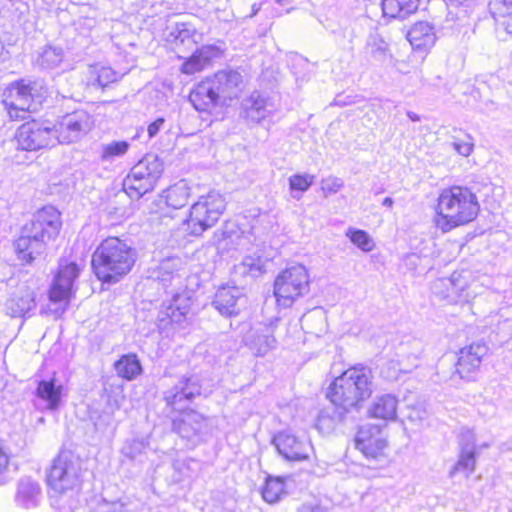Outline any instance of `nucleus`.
<instances>
[{
  "label": "nucleus",
  "mask_w": 512,
  "mask_h": 512,
  "mask_svg": "<svg viewBox=\"0 0 512 512\" xmlns=\"http://www.w3.org/2000/svg\"><path fill=\"white\" fill-rule=\"evenodd\" d=\"M407 117L413 122L420 121V116L412 111L407 112Z\"/></svg>",
  "instance_id": "58"
},
{
  "label": "nucleus",
  "mask_w": 512,
  "mask_h": 512,
  "mask_svg": "<svg viewBox=\"0 0 512 512\" xmlns=\"http://www.w3.org/2000/svg\"><path fill=\"white\" fill-rule=\"evenodd\" d=\"M225 208V198L215 190L200 196L191 206L188 218L184 220L189 234L202 235L217 223Z\"/></svg>",
  "instance_id": "8"
},
{
  "label": "nucleus",
  "mask_w": 512,
  "mask_h": 512,
  "mask_svg": "<svg viewBox=\"0 0 512 512\" xmlns=\"http://www.w3.org/2000/svg\"><path fill=\"white\" fill-rule=\"evenodd\" d=\"M61 226V213L55 207L44 206L39 209L24 224L14 242L17 258L24 264H32L42 257L48 243L58 236Z\"/></svg>",
  "instance_id": "2"
},
{
  "label": "nucleus",
  "mask_w": 512,
  "mask_h": 512,
  "mask_svg": "<svg viewBox=\"0 0 512 512\" xmlns=\"http://www.w3.org/2000/svg\"><path fill=\"white\" fill-rule=\"evenodd\" d=\"M244 301L243 290L237 286L219 287L212 301V306L225 317L236 316L240 312V303Z\"/></svg>",
  "instance_id": "22"
},
{
  "label": "nucleus",
  "mask_w": 512,
  "mask_h": 512,
  "mask_svg": "<svg viewBox=\"0 0 512 512\" xmlns=\"http://www.w3.org/2000/svg\"><path fill=\"white\" fill-rule=\"evenodd\" d=\"M239 269L244 274L258 277L264 272V265L260 256H246L239 265Z\"/></svg>",
  "instance_id": "45"
},
{
  "label": "nucleus",
  "mask_w": 512,
  "mask_h": 512,
  "mask_svg": "<svg viewBox=\"0 0 512 512\" xmlns=\"http://www.w3.org/2000/svg\"><path fill=\"white\" fill-rule=\"evenodd\" d=\"M63 56L61 48L46 46L38 54L35 62L42 69H55L63 61Z\"/></svg>",
  "instance_id": "41"
},
{
  "label": "nucleus",
  "mask_w": 512,
  "mask_h": 512,
  "mask_svg": "<svg viewBox=\"0 0 512 512\" xmlns=\"http://www.w3.org/2000/svg\"><path fill=\"white\" fill-rule=\"evenodd\" d=\"M221 50L216 45H203L198 48L182 65V72L194 74L203 70L209 63L220 57Z\"/></svg>",
  "instance_id": "29"
},
{
  "label": "nucleus",
  "mask_w": 512,
  "mask_h": 512,
  "mask_svg": "<svg viewBox=\"0 0 512 512\" xmlns=\"http://www.w3.org/2000/svg\"><path fill=\"white\" fill-rule=\"evenodd\" d=\"M168 207L180 209L184 207L190 197V187L185 180H180L164 191Z\"/></svg>",
  "instance_id": "34"
},
{
  "label": "nucleus",
  "mask_w": 512,
  "mask_h": 512,
  "mask_svg": "<svg viewBox=\"0 0 512 512\" xmlns=\"http://www.w3.org/2000/svg\"><path fill=\"white\" fill-rule=\"evenodd\" d=\"M35 293L27 285H22L17 292L13 293L5 302L7 315L17 318L25 316L35 307Z\"/></svg>",
  "instance_id": "26"
},
{
  "label": "nucleus",
  "mask_w": 512,
  "mask_h": 512,
  "mask_svg": "<svg viewBox=\"0 0 512 512\" xmlns=\"http://www.w3.org/2000/svg\"><path fill=\"white\" fill-rule=\"evenodd\" d=\"M394 204V200L391 197L384 198L382 205L391 208Z\"/></svg>",
  "instance_id": "59"
},
{
  "label": "nucleus",
  "mask_w": 512,
  "mask_h": 512,
  "mask_svg": "<svg viewBox=\"0 0 512 512\" xmlns=\"http://www.w3.org/2000/svg\"><path fill=\"white\" fill-rule=\"evenodd\" d=\"M172 428L181 438L195 445L211 432L212 422L209 417L188 410L173 419Z\"/></svg>",
  "instance_id": "14"
},
{
  "label": "nucleus",
  "mask_w": 512,
  "mask_h": 512,
  "mask_svg": "<svg viewBox=\"0 0 512 512\" xmlns=\"http://www.w3.org/2000/svg\"><path fill=\"white\" fill-rule=\"evenodd\" d=\"M488 347L482 342L472 343L459 351L456 371L462 379L473 380Z\"/></svg>",
  "instance_id": "19"
},
{
  "label": "nucleus",
  "mask_w": 512,
  "mask_h": 512,
  "mask_svg": "<svg viewBox=\"0 0 512 512\" xmlns=\"http://www.w3.org/2000/svg\"><path fill=\"white\" fill-rule=\"evenodd\" d=\"M275 2L279 5H286L292 2V0H275Z\"/></svg>",
  "instance_id": "62"
},
{
  "label": "nucleus",
  "mask_w": 512,
  "mask_h": 512,
  "mask_svg": "<svg viewBox=\"0 0 512 512\" xmlns=\"http://www.w3.org/2000/svg\"><path fill=\"white\" fill-rule=\"evenodd\" d=\"M476 468V451L466 448V450H460L458 461L449 471V477L453 478L458 472L465 473L466 477H469Z\"/></svg>",
  "instance_id": "40"
},
{
  "label": "nucleus",
  "mask_w": 512,
  "mask_h": 512,
  "mask_svg": "<svg viewBox=\"0 0 512 512\" xmlns=\"http://www.w3.org/2000/svg\"><path fill=\"white\" fill-rule=\"evenodd\" d=\"M259 9H260V7L257 4H253L252 5V14H251V16L256 15L258 13Z\"/></svg>",
  "instance_id": "61"
},
{
  "label": "nucleus",
  "mask_w": 512,
  "mask_h": 512,
  "mask_svg": "<svg viewBox=\"0 0 512 512\" xmlns=\"http://www.w3.org/2000/svg\"><path fill=\"white\" fill-rule=\"evenodd\" d=\"M419 7V0H382L383 16L389 19L404 20L414 14Z\"/></svg>",
  "instance_id": "32"
},
{
  "label": "nucleus",
  "mask_w": 512,
  "mask_h": 512,
  "mask_svg": "<svg viewBox=\"0 0 512 512\" xmlns=\"http://www.w3.org/2000/svg\"><path fill=\"white\" fill-rule=\"evenodd\" d=\"M114 366L117 374L127 380L135 379L142 372L141 363L135 354L123 355Z\"/></svg>",
  "instance_id": "36"
},
{
  "label": "nucleus",
  "mask_w": 512,
  "mask_h": 512,
  "mask_svg": "<svg viewBox=\"0 0 512 512\" xmlns=\"http://www.w3.org/2000/svg\"><path fill=\"white\" fill-rule=\"evenodd\" d=\"M469 270L454 271L448 278H439L432 285V293L450 304L469 303L477 295L476 283Z\"/></svg>",
  "instance_id": "9"
},
{
  "label": "nucleus",
  "mask_w": 512,
  "mask_h": 512,
  "mask_svg": "<svg viewBox=\"0 0 512 512\" xmlns=\"http://www.w3.org/2000/svg\"><path fill=\"white\" fill-rule=\"evenodd\" d=\"M489 11L492 16L501 15L512 11V0H491Z\"/></svg>",
  "instance_id": "49"
},
{
  "label": "nucleus",
  "mask_w": 512,
  "mask_h": 512,
  "mask_svg": "<svg viewBox=\"0 0 512 512\" xmlns=\"http://www.w3.org/2000/svg\"><path fill=\"white\" fill-rule=\"evenodd\" d=\"M149 447V437H135L125 440L120 453L129 461L136 460L143 455Z\"/></svg>",
  "instance_id": "39"
},
{
  "label": "nucleus",
  "mask_w": 512,
  "mask_h": 512,
  "mask_svg": "<svg viewBox=\"0 0 512 512\" xmlns=\"http://www.w3.org/2000/svg\"><path fill=\"white\" fill-rule=\"evenodd\" d=\"M164 171L163 161L154 154L139 160L123 180V189L131 199H140L156 187Z\"/></svg>",
  "instance_id": "7"
},
{
  "label": "nucleus",
  "mask_w": 512,
  "mask_h": 512,
  "mask_svg": "<svg viewBox=\"0 0 512 512\" xmlns=\"http://www.w3.org/2000/svg\"><path fill=\"white\" fill-rule=\"evenodd\" d=\"M298 512H326V510L319 505L304 504L299 508Z\"/></svg>",
  "instance_id": "56"
},
{
  "label": "nucleus",
  "mask_w": 512,
  "mask_h": 512,
  "mask_svg": "<svg viewBox=\"0 0 512 512\" xmlns=\"http://www.w3.org/2000/svg\"><path fill=\"white\" fill-rule=\"evenodd\" d=\"M33 87L24 80L12 83L4 92L2 103L12 121L24 120L32 111Z\"/></svg>",
  "instance_id": "13"
},
{
  "label": "nucleus",
  "mask_w": 512,
  "mask_h": 512,
  "mask_svg": "<svg viewBox=\"0 0 512 512\" xmlns=\"http://www.w3.org/2000/svg\"><path fill=\"white\" fill-rule=\"evenodd\" d=\"M35 395L38 401L43 402V406L39 409L54 412L61 407L63 398L66 396V388L63 382L53 374L47 379L38 381Z\"/></svg>",
  "instance_id": "20"
},
{
  "label": "nucleus",
  "mask_w": 512,
  "mask_h": 512,
  "mask_svg": "<svg viewBox=\"0 0 512 512\" xmlns=\"http://www.w3.org/2000/svg\"><path fill=\"white\" fill-rule=\"evenodd\" d=\"M285 483L280 477H267L265 484L261 489V495L264 501L273 504L281 500L285 495Z\"/></svg>",
  "instance_id": "37"
},
{
  "label": "nucleus",
  "mask_w": 512,
  "mask_h": 512,
  "mask_svg": "<svg viewBox=\"0 0 512 512\" xmlns=\"http://www.w3.org/2000/svg\"><path fill=\"white\" fill-rule=\"evenodd\" d=\"M117 79L118 73L110 67L96 64L88 68L87 84L89 86L104 88Z\"/></svg>",
  "instance_id": "35"
},
{
  "label": "nucleus",
  "mask_w": 512,
  "mask_h": 512,
  "mask_svg": "<svg viewBox=\"0 0 512 512\" xmlns=\"http://www.w3.org/2000/svg\"><path fill=\"white\" fill-rule=\"evenodd\" d=\"M314 183V176L310 174H295L289 178V187L292 191L305 192Z\"/></svg>",
  "instance_id": "47"
},
{
  "label": "nucleus",
  "mask_w": 512,
  "mask_h": 512,
  "mask_svg": "<svg viewBox=\"0 0 512 512\" xmlns=\"http://www.w3.org/2000/svg\"><path fill=\"white\" fill-rule=\"evenodd\" d=\"M398 399L392 394L377 396L368 409L373 418L393 421L397 418Z\"/></svg>",
  "instance_id": "31"
},
{
  "label": "nucleus",
  "mask_w": 512,
  "mask_h": 512,
  "mask_svg": "<svg viewBox=\"0 0 512 512\" xmlns=\"http://www.w3.org/2000/svg\"><path fill=\"white\" fill-rule=\"evenodd\" d=\"M86 21H87V25L89 27H92L94 25V23H95V21L93 19H86Z\"/></svg>",
  "instance_id": "64"
},
{
  "label": "nucleus",
  "mask_w": 512,
  "mask_h": 512,
  "mask_svg": "<svg viewBox=\"0 0 512 512\" xmlns=\"http://www.w3.org/2000/svg\"><path fill=\"white\" fill-rule=\"evenodd\" d=\"M419 261V257L416 254L407 255L405 258V262L407 265L416 266Z\"/></svg>",
  "instance_id": "57"
},
{
  "label": "nucleus",
  "mask_w": 512,
  "mask_h": 512,
  "mask_svg": "<svg viewBox=\"0 0 512 512\" xmlns=\"http://www.w3.org/2000/svg\"><path fill=\"white\" fill-rule=\"evenodd\" d=\"M481 103L483 105L482 109L487 113H491L498 110V104L492 99L483 98L481 99Z\"/></svg>",
  "instance_id": "55"
},
{
  "label": "nucleus",
  "mask_w": 512,
  "mask_h": 512,
  "mask_svg": "<svg viewBox=\"0 0 512 512\" xmlns=\"http://www.w3.org/2000/svg\"><path fill=\"white\" fill-rule=\"evenodd\" d=\"M492 17L495 22L496 34L501 40H506L505 35L512 36V11Z\"/></svg>",
  "instance_id": "46"
},
{
  "label": "nucleus",
  "mask_w": 512,
  "mask_h": 512,
  "mask_svg": "<svg viewBox=\"0 0 512 512\" xmlns=\"http://www.w3.org/2000/svg\"><path fill=\"white\" fill-rule=\"evenodd\" d=\"M242 109L247 120L253 123H260L263 119L270 116L276 108L271 98L259 91H253L242 101Z\"/></svg>",
  "instance_id": "23"
},
{
  "label": "nucleus",
  "mask_w": 512,
  "mask_h": 512,
  "mask_svg": "<svg viewBox=\"0 0 512 512\" xmlns=\"http://www.w3.org/2000/svg\"><path fill=\"white\" fill-rule=\"evenodd\" d=\"M480 205L468 187L452 186L442 190L438 197L435 224L443 232L473 221Z\"/></svg>",
  "instance_id": "5"
},
{
  "label": "nucleus",
  "mask_w": 512,
  "mask_h": 512,
  "mask_svg": "<svg viewBox=\"0 0 512 512\" xmlns=\"http://www.w3.org/2000/svg\"><path fill=\"white\" fill-rule=\"evenodd\" d=\"M475 435L472 431L466 430L463 431L459 438V447L460 450H466V448H470V450L475 451Z\"/></svg>",
  "instance_id": "52"
},
{
  "label": "nucleus",
  "mask_w": 512,
  "mask_h": 512,
  "mask_svg": "<svg viewBox=\"0 0 512 512\" xmlns=\"http://www.w3.org/2000/svg\"><path fill=\"white\" fill-rule=\"evenodd\" d=\"M451 145L459 155L464 157H468L474 149L473 139L469 134H465L464 138L453 137Z\"/></svg>",
  "instance_id": "48"
},
{
  "label": "nucleus",
  "mask_w": 512,
  "mask_h": 512,
  "mask_svg": "<svg viewBox=\"0 0 512 512\" xmlns=\"http://www.w3.org/2000/svg\"><path fill=\"white\" fill-rule=\"evenodd\" d=\"M9 480V456L0 446V486Z\"/></svg>",
  "instance_id": "50"
},
{
  "label": "nucleus",
  "mask_w": 512,
  "mask_h": 512,
  "mask_svg": "<svg viewBox=\"0 0 512 512\" xmlns=\"http://www.w3.org/2000/svg\"><path fill=\"white\" fill-rule=\"evenodd\" d=\"M221 50L216 45H203L198 48L182 65V72L194 74L203 70L209 63L220 57Z\"/></svg>",
  "instance_id": "28"
},
{
  "label": "nucleus",
  "mask_w": 512,
  "mask_h": 512,
  "mask_svg": "<svg viewBox=\"0 0 512 512\" xmlns=\"http://www.w3.org/2000/svg\"><path fill=\"white\" fill-rule=\"evenodd\" d=\"M497 81H498V79H497L495 76H493V75H490V76H489V82H491V83H495V82H497Z\"/></svg>",
  "instance_id": "63"
},
{
  "label": "nucleus",
  "mask_w": 512,
  "mask_h": 512,
  "mask_svg": "<svg viewBox=\"0 0 512 512\" xmlns=\"http://www.w3.org/2000/svg\"><path fill=\"white\" fill-rule=\"evenodd\" d=\"M344 186L342 179L338 177H328L322 181V189L327 193H337Z\"/></svg>",
  "instance_id": "51"
},
{
  "label": "nucleus",
  "mask_w": 512,
  "mask_h": 512,
  "mask_svg": "<svg viewBox=\"0 0 512 512\" xmlns=\"http://www.w3.org/2000/svg\"><path fill=\"white\" fill-rule=\"evenodd\" d=\"M214 89L219 94L223 105L227 100L236 98L242 89L243 77L240 72L233 69H225L216 72L209 77Z\"/></svg>",
  "instance_id": "21"
},
{
  "label": "nucleus",
  "mask_w": 512,
  "mask_h": 512,
  "mask_svg": "<svg viewBox=\"0 0 512 512\" xmlns=\"http://www.w3.org/2000/svg\"><path fill=\"white\" fill-rule=\"evenodd\" d=\"M165 122L166 120L164 117H158L155 121L148 125L147 133L149 139L154 138L160 132V130L164 128Z\"/></svg>",
  "instance_id": "53"
},
{
  "label": "nucleus",
  "mask_w": 512,
  "mask_h": 512,
  "mask_svg": "<svg viewBox=\"0 0 512 512\" xmlns=\"http://www.w3.org/2000/svg\"><path fill=\"white\" fill-rule=\"evenodd\" d=\"M365 53L375 62H385L390 56L389 45L377 32H371L366 40Z\"/></svg>",
  "instance_id": "33"
},
{
  "label": "nucleus",
  "mask_w": 512,
  "mask_h": 512,
  "mask_svg": "<svg viewBox=\"0 0 512 512\" xmlns=\"http://www.w3.org/2000/svg\"><path fill=\"white\" fill-rule=\"evenodd\" d=\"M201 394V385L196 376H183L172 388L164 393L167 406L182 410Z\"/></svg>",
  "instance_id": "18"
},
{
  "label": "nucleus",
  "mask_w": 512,
  "mask_h": 512,
  "mask_svg": "<svg viewBox=\"0 0 512 512\" xmlns=\"http://www.w3.org/2000/svg\"><path fill=\"white\" fill-rule=\"evenodd\" d=\"M15 139L18 148L26 151H37L56 145L52 126L36 120L23 123L17 129Z\"/></svg>",
  "instance_id": "12"
},
{
  "label": "nucleus",
  "mask_w": 512,
  "mask_h": 512,
  "mask_svg": "<svg viewBox=\"0 0 512 512\" xmlns=\"http://www.w3.org/2000/svg\"><path fill=\"white\" fill-rule=\"evenodd\" d=\"M83 465V460L71 450L60 451L53 460L47 473V483L57 494L55 503L59 512H72L78 508L85 471Z\"/></svg>",
  "instance_id": "3"
},
{
  "label": "nucleus",
  "mask_w": 512,
  "mask_h": 512,
  "mask_svg": "<svg viewBox=\"0 0 512 512\" xmlns=\"http://www.w3.org/2000/svg\"><path fill=\"white\" fill-rule=\"evenodd\" d=\"M250 346L257 356H264L276 347V339L270 330L266 328L261 333L253 335Z\"/></svg>",
  "instance_id": "42"
},
{
  "label": "nucleus",
  "mask_w": 512,
  "mask_h": 512,
  "mask_svg": "<svg viewBox=\"0 0 512 512\" xmlns=\"http://www.w3.org/2000/svg\"><path fill=\"white\" fill-rule=\"evenodd\" d=\"M195 28L188 23H176L169 32V40L185 45L194 42Z\"/></svg>",
  "instance_id": "43"
},
{
  "label": "nucleus",
  "mask_w": 512,
  "mask_h": 512,
  "mask_svg": "<svg viewBox=\"0 0 512 512\" xmlns=\"http://www.w3.org/2000/svg\"><path fill=\"white\" fill-rule=\"evenodd\" d=\"M137 252L117 237L103 240L92 255V268L103 283H116L133 268Z\"/></svg>",
  "instance_id": "4"
},
{
  "label": "nucleus",
  "mask_w": 512,
  "mask_h": 512,
  "mask_svg": "<svg viewBox=\"0 0 512 512\" xmlns=\"http://www.w3.org/2000/svg\"><path fill=\"white\" fill-rule=\"evenodd\" d=\"M221 50L216 45H203L198 48L182 65V72L194 74L203 70L209 63L220 57Z\"/></svg>",
  "instance_id": "30"
},
{
  "label": "nucleus",
  "mask_w": 512,
  "mask_h": 512,
  "mask_svg": "<svg viewBox=\"0 0 512 512\" xmlns=\"http://www.w3.org/2000/svg\"><path fill=\"white\" fill-rule=\"evenodd\" d=\"M189 100L198 111H208L223 105L209 77L199 82L190 92Z\"/></svg>",
  "instance_id": "24"
},
{
  "label": "nucleus",
  "mask_w": 512,
  "mask_h": 512,
  "mask_svg": "<svg viewBox=\"0 0 512 512\" xmlns=\"http://www.w3.org/2000/svg\"><path fill=\"white\" fill-rule=\"evenodd\" d=\"M42 490L40 484L31 477H21L17 482L15 503L24 509L36 508L41 501Z\"/></svg>",
  "instance_id": "25"
},
{
  "label": "nucleus",
  "mask_w": 512,
  "mask_h": 512,
  "mask_svg": "<svg viewBox=\"0 0 512 512\" xmlns=\"http://www.w3.org/2000/svg\"><path fill=\"white\" fill-rule=\"evenodd\" d=\"M80 268L74 261L61 258L58 270L49 290V299L53 303L68 302L74 294V283Z\"/></svg>",
  "instance_id": "15"
},
{
  "label": "nucleus",
  "mask_w": 512,
  "mask_h": 512,
  "mask_svg": "<svg viewBox=\"0 0 512 512\" xmlns=\"http://www.w3.org/2000/svg\"><path fill=\"white\" fill-rule=\"evenodd\" d=\"M130 148V142L126 140L111 141L102 144L99 151V159L106 162H113L115 159L123 157Z\"/></svg>",
  "instance_id": "38"
},
{
  "label": "nucleus",
  "mask_w": 512,
  "mask_h": 512,
  "mask_svg": "<svg viewBox=\"0 0 512 512\" xmlns=\"http://www.w3.org/2000/svg\"><path fill=\"white\" fill-rule=\"evenodd\" d=\"M309 291V275L301 264L287 267L280 272L274 282V295L277 303L290 307L293 302Z\"/></svg>",
  "instance_id": "10"
},
{
  "label": "nucleus",
  "mask_w": 512,
  "mask_h": 512,
  "mask_svg": "<svg viewBox=\"0 0 512 512\" xmlns=\"http://www.w3.org/2000/svg\"><path fill=\"white\" fill-rule=\"evenodd\" d=\"M485 87H486V82L481 83L480 86L477 87V92L480 94L481 97H482ZM487 87H489V86L487 85Z\"/></svg>",
  "instance_id": "60"
},
{
  "label": "nucleus",
  "mask_w": 512,
  "mask_h": 512,
  "mask_svg": "<svg viewBox=\"0 0 512 512\" xmlns=\"http://www.w3.org/2000/svg\"><path fill=\"white\" fill-rule=\"evenodd\" d=\"M181 261L178 258H168L163 260L158 268L157 281L166 294H171L172 298L162 304L159 313V320H169L171 323H182L190 311V298L185 293L176 291L181 284L179 268Z\"/></svg>",
  "instance_id": "6"
},
{
  "label": "nucleus",
  "mask_w": 512,
  "mask_h": 512,
  "mask_svg": "<svg viewBox=\"0 0 512 512\" xmlns=\"http://www.w3.org/2000/svg\"><path fill=\"white\" fill-rule=\"evenodd\" d=\"M92 116L84 109L66 113L52 126L56 144H71L86 136L92 129Z\"/></svg>",
  "instance_id": "11"
},
{
  "label": "nucleus",
  "mask_w": 512,
  "mask_h": 512,
  "mask_svg": "<svg viewBox=\"0 0 512 512\" xmlns=\"http://www.w3.org/2000/svg\"><path fill=\"white\" fill-rule=\"evenodd\" d=\"M273 445L278 453L287 461L307 460L313 452L311 442L304 436H297L290 431H281L274 435Z\"/></svg>",
  "instance_id": "17"
},
{
  "label": "nucleus",
  "mask_w": 512,
  "mask_h": 512,
  "mask_svg": "<svg viewBox=\"0 0 512 512\" xmlns=\"http://www.w3.org/2000/svg\"><path fill=\"white\" fill-rule=\"evenodd\" d=\"M387 439L378 425L366 424L359 428L356 438V448L368 459L379 461L385 456Z\"/></svg>",
  "instance_id": "16"
},
{
  "label": "nucleus",
  "mask_w": 512,
  "mask_h": 512,
  "mask_svg": "<svg viewBox=\"0 0 512 512\" xmlns=\"http://www.w3.org/2000/svg\"><path fill=\"white\" fill-rule=\"evenodd\" d=\"M98 512H124V506L121 503L114 502L102 506Z\"/></svg>",
  "instance_id": "54"
},
{
  "label": "nucleus",
  "mask_w": 512,
  "mask_h": 512,
  "mask_svg": "<svg viewBox=\"0 0 512 512\" xmlns=\"http://www.w3.org/2000/svg\"><path fill=\"white\" fill-rule=\"evenodd\" d=\"M372 373L364 366L347 369L337 377L329 386L327 398L334 407L330 414L328 409L320 412L317 426L322 427L328 420L330 422L343 421L354 411H358L362 403L371 396Z\"/></svg>",
  "instance_id": "1"
},
{
  "label": "nucleus",
  "mask_w": 512,
  "mask_h": 512,
  "mask_svg": "<svg viewBox=\"0 0 512 512\" xmlns=\"http://www.w3.org/2000/svg\"><path fill=\"white\" fill-rule=\"evenodd\" d=\"M407 40L414 50L427 51L436 42L434 26L428 21H418L407 32Z\"/></svg>",
  "instance_id": "27"
},
{
  "label": "nucleus",
  "mask_w": 512,
  "mask_h": 512,
  "mask_svg": "<svg viewBox=\"0 0 512 512\" xmlns=\"http://www.w3.org/2000/svg\"><path fill=\"white\" fill-rule=\"evenodd\" d=\"M346 236L354 245L364 252L372 251L375 246L373 239L364 230L350 227L346 231Z\"/></svg>",
  "instance_id": "44"
}]
</instances>
